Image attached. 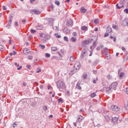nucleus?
<instances>
[{"mask_svg":"<svg viewBox=\"0 0 128 128\" xmlns=\"http://www.w3.org/2000/svg\"><path fill=\"white\" fill-rule=\"evenodd\" d=\"M116 86H118V83L116 82H114L111 84V85L108 88H104V90H106V92L110 93L112 90H116Z\"/></svg>","mask_w":128,"mask_h":128,"instance_id":"1","label":"nucleus"},{"mask_svg":"<svg viewBox=\"0 0 128 128\" xmlns=\"http://www.w3.org/2000/svg\"><path fill=\"white\" fill-rule=\"evenodd\" d=\"M57 88H59L60 92H62L64 90H65L66 87V84L62 80H59L56 83Z\"/></svg>","mask_w":128,"mask_h":128,"instance_id":"2","label":"nucleus"},{"mask_svg":"<svg viewBox=\"0 0 128 128\" xmlns=\"http://www.w3.org/2000/svg\"><path fill=\"white\" fill-rule=\"evenodd\" d=\"M80 62H76L74 64V68L71 71V72L72 74H76V72H78L80 70Z\"/></svg>","mask_w":128,"mask_h":128,"instance_id":"3","label":"nucleus"},{"mask_svg":"<svg viewBox=\"0 0 128 128\" xmlns=\"http://www.w3.org/2000/svg\"><path fill=\"white\" fill-rule=\"evenodd\" d=\"M88 55V52H86V48H84L82 50L80 58L81 60H82V58H86V56Z\"/></svg>","mask_w":128,"mask_h":128,"instance_id":"4","label":"nucleus"},{"mask_svg":"<svg viewBox=\"0 0 128 128\" xmlns=\"http://www.w3.org/2000/svg\"><path fill=\"white\" fill-rule=\"evenodd\" d=\"M120 24L122 26H128V18H125L123 20L120 22Z\"/></svg>","mask_w":128,"mask_h":128,"instance_id":"5","label":"nucleus"},{"mask_svg":"<svg viewBox=\"0 0 128 128\" xmlns=\"http://www.w3.org/2000/svg\"><path fill=\"white\" fill-rule=\"evenodd\" d=\"M30 12L32 14H40V11L34 9L31 10Z\"/></svg>","mask_w":128,"mask_h":128,"instance_id":"6","label":"nucleus"},{"mask_svg":"<svg viewBox=\"0 0 128 128\" xmlns=\"http://www.w3.org/2000/svg\"><path fill=\"white\" fill-rule=\"evenodd\" d=\"M111 110L114 112H120V108L116 106L112 105L111 106Z\"/></svg>","mask_w":128,"mask_h":128,"instance_id":"7","label":"nucleus"},{"mask_svg":"<svg viewBox=\"0 0 128 128\" xmlns=\"http://www.w3.org/2000/svg\"><path fill=\"white\" fill-rule=\"evenodd\" d=\"M82 120H84V117L82 116H79L77 118V120H76V122H81Z\"/></svg>","mask_w":128,"mask_h":128,"instance_id":"8","label":"nucleus"},{"mask_svg":"<svg viewBox=\"0 0 128 128\" xmlns=\"http://www.w3.org/2000/svg\"><path fill=\"white\" fill-rule=\"evenodd\" d=\"M118 119L116 117L112 118V123L114 124H118Z\"/></svg>","mask_w":128,"mask_h":128,"instance_id":"9","label":"nucleus"},{"mask_svg":"<svg viewBox=\"0 0 128 128\" xmlns=\"http://www.w3.org/2000/svg\"><path fill=\"white\" fill-rule=\"evenodd\" d=\"M80 12L82 14H86V9L84 8V7L80 8Z\"/></svg>","mask_w":128,"mask_h":128,"instance_id":"10","label":"nucleus"},{"mask_svg":"<svg viewBox=\"0 0 128 128\" xmlns=\"http://www.w3.org/2000/svg\"><path fill=\"white\" fill-rule=\"evenodd\" d=\"M72 20H69L67 22V25L68 26H72Z\"/></svg>","mask_w":128,"mask_h":128,"instance_id":"11","label":"nucleus"},{"mask_svg":"<svg viewBox=\"0 0 128 128\" xmlns=\"http://www.w3.org/2000/svg\"><path fill=\"white\" fill-rule=\"evenodd\" d=\"M44 26H42V25H38V26H36V28L39 30H42Z\"/></svg>","mask_w":128,"mask_h":128,"instance_id":"12","label":"nucleus"},{"mask_svg":"<svg viewBox=\"0 0 128 128\" xmlns=\"http://www.w3.org/2000/svg\"><path fill=\"white\" fill-rule=\"evenodd\" d=\"M80 83H77L76 88H78V90H82V87L80 86Z\"/></svg>","mask_w":128,"mask_h":128,"instance_id":"13","label":"nucleus"},{"mask_svg":"<svg viewBox=\"0 0 128 128\" xmlns=\"http://www.w3.org/2000/svg\"><path fill=\"white\" fill-rule=\"evenodd\" d=\"M64 34H70V30L68 29V28H64Z\"/></svg>","mask_w":128,"mask_h":128,"instance_id":"14","label":"nucleus"},{"mask_svg":"<svg viewBox=\"0 0 128 128\" xmlns=\"http://www.w3.org/2000/svg\"><path fill=\"white\" fill-rule=\"evenodd\" d=\"M106 32L109 33L112 32V28L110 26L107 27Z\"/></svg>","mask_w":128,"mask_h":128,"instance_id":"15","label":"nucleus"},{"mask_svg":"<svg viewBox=\"0 0 128 128\" xmlns=\"http://www.w3.org/2000/svg\"><path fill=\"white\" fill-rule=\"evenodd\" d=\"M50 35H46L44 36V39L45 40H50Z\"/></svg>","mask_w":128,"mask_h":128,"instance_id":"16","label":"nucleus"},{"mask_svg":"<svg viewBox=\"0 0 128 128\" xmlns=\"http://www.w3.org/2000/svg\"><path fill=\"white\" fill-rule=\"evenodd\" d=\"M105 120L106 122H109V120H110V116H104Z\"/></svg>","mask_w":128,"mask_h":128,"instance_id":"17","label":"nucleus"},{"mask_svg":"<svg viewBox=\"0 0 128 128\" xmlns=\"http://www.w3.org/2000/svg\"><path fill=\"white\" fill-rule=\"evenodd\" d=\"M116 6L118 10H120V8H124V5L118 6V4H116Z\"/></svg>","mask_w":128,"mask_h":128,"instance_id":"18","label":"nucleus"},{"mask_svg":"<svg viewBox=\"0 0 128 128\" xmlns=\"http://www.w3.org/2000/svg\"><path fill=\"white\" fill-rule=\"evenodd\" d=\"M96 96V92H93L90 94V96L92 98H94Z\"/></svg>","mask_w":128,"mask_h":128,"instance_id":"19","label":"nucleus"},{"mask_svg":"<svg viewBox=\"0 0 128 128\" xmlns=\"http://www.w3.org/2000/svg\"><path fill=\"white\" fill-rule=\"evenodd\" d=\"M81 29L82 30H87L88 27L86 26H82Z\"/></svg>","mask_w":128,"mask_h":128,"instance_id":"20","label":"nucleus"},{"mask_svg":"<svg viewBox=\"0 0 128 128\" xmlns=\"http://www.w3.org/2000/svg\"><path fill=\"white\" fill-rule=\"evenodd\" d=\"M71 42H76V38L74 37H72L70 39Z\"/></svg>","mask_w":128,"mask_h":128,"instance_id":"21","label":"nucleus"},{"mask_svg":"<svg viewBox=\"0 0 128 128\" xmlns=\"http://www.w3.org/2000/svg\"><path fill=\"white\" fill-rule=\"evenodd\" d=\"M51 50L52 52H56L58 48L56 47H52Z\"/></svg>","mask_w":128,"mask_h":128,"instance_id":"22","label":"nucleus"},{"mask_svg":"<svg viewBox=\"0 0 128 128\" xmlns=\"http://www.w3.org/2000/svg\"><path fill=\"white\" fill-rule=\"evenodd\" d=\"M58 104H62V102H64V101L62 100V98H60L58 100Z\"/></svg>","mask_w":128,"mask_h":128,"instance_id":"23","label":"nucleus"},{"mask_svg":"<svg viewBox=\"0 0 128 128\" xmlns=\"http://www.w3.org/2000/svg\"><path fill=\"white\" fill-rule=\"evenodd\" d=\"M82 44L84 46H88V41H84L82 42Z\"/></svg>","mask_w":128,"mask_h":128,"instance_id":"24","label":"nucleus"},{"mask_svg":"<svg viewBox=\"0 0 128 128\" xmlns=\"http://www.w3.org/2000/svg\"><path fill=\"white\" fill-rule=\"evenodd\" d=\"M94 23L95 24H98L100 23V22H98V20L95 19L94 20Z\"/></svg>","mask_w":128,"mask_h":128,"instance_id":"25","label":"nucleus"},{"mask_svg":"<svg viewBox=\"0 0 128 128\" xmlns=\"http://www.w3.org/2000/svg\"><path fill=\"white\" fill-rule=\"evenodd\" d=\"M39 46H40V48H42V50H44V49L46 48V46H45L44 45H42V44H40L39 45Z\"/></svg>","mask_w":128,"mask_h":128,"instance_id":"26","label":"nucleus"},{"mask_svg":"<svg viewBox=\"0 0 128 128\" xmlns=\"http://www.w3.org/2000/svg\"><path fill=\"white\" fill-rule=\"evenodd\" d=\"M42 108H43V110H44V112H46V110H48V106H43Z\"/></svg>","mask_w":128,"mask_h":128,"instance_id":"27","label":"nucleus"},{"mask_svg":"<svg viewBox=\"0 0 128 128\" xmlns=\"http://www.w3.org/2000/svg\"><path fill=\"white\" fill-rule=\"evenodd\" d=\"M125 110H128V102H126L124 104Z\"/></svg>","mask_w":128,"mask_h":128,"instance_id":"28","label":"nucleus"},{"mask_svg":"<svg viewBox=\"0 0 128 128\" xmlns=\"http://www.w3.org/2000/svg\"><path fill=\"white\" fill-rule=\"evenodd\" d=\"M54 35L57 38H60V35H59L58 34H55Z\"/></svg>","mask_w":128,"mask_h":128,"instance_id":"29","label":"nucleus"},{"mask_svg":"<svg viewBox=\"0 0 128 128\" xmlns=\"http://www.w3.org/2000/svg\"><path fill=\"white\" fill-rule=\"evenodd\" d=\"M54 4H56V6H60V2L58 0H55Z\"/></svg>","mask_w":128,"mask_h":128,"instance_id":"30","label":"nucleus"},{"mask_svg":"<svg viewBox=\"0 0 128 128\" xmlns=\"http://www.w3.org/2000/svg\"><path fill=\"white\" fill-rule=\"evenodd\" d=\"M24 52H26V54H29L30 53V52H28V48H24Z\"/></svg>","mask_w":128,"mask_h":128,"instance_id":"31","label":"nucleus"},{"mask_svg":"<svg viewBox=\"0 0 128 128\" xmlns=\"http://www.w3.org/2000/svg\"><path fill=\"white\" fill-rule=\"evenodd\" d=\"M70 62H74V58L73 56H70Z\"/></svg>","mask_w":128,"mask_h":128,"instance_id":"32","label":"nucleus"},{"mask_svg":"<svg viewBox=\"0 0 128 128\" xmlns=\"http://www.w3.org/2000/svg\"><path fill=\"white\" fill-rule=\"evenodd\" d=\"M46 56V58H50V54H48V53H46L45 54Z\"/></svg>","mask_w":128,"mask_h":128,"instance_id":"33","label":"nucleus"},{"mask_svg":"<svg viewBox=\"0 0 128 128\" xmlns=\"http://www.w3.org/2000/svg\"><path fill=\"white\" fill-rule=\"evenodd\" d=\"M104 52L106 54H108V49L106 48H104Z\"/></svg>","mask_w":128,"mask_h":128,"instance_id":"34","label":"nucleus"},{"mask_svg":"<svg viewBox=\"0 0 128 128\" xmlns=\"http://www.w3.org/2000/svg\"><path fill=\"white\" fill-rule=\"evenodd\" d=\"M122 76H124V73L122 72L120 74V78H122Z\"/></svg>","mask_w":128,"mask_h":128,"instance_id":"35","label":"nucleus"},{"mask_svg":"<svg viewBox=\"0 0 128 128\" xmlns=\"http://www.w3.org/2000/svg\"><path fill=\"white\" fill-rule=\"evenodd\" d=\"M82 77H83V78H84V80H86V78H88V74H84Z\"/></svg>","mask_w":128,"mask_h":128,"instance_id":"36","label":"nucleus"},{"mask_svg":"<svg viewBox=\"0 0 128 128\" xmlns=\"http://www.w3.org/2000/svg\"><path fill=\"white\" fill-rule=\"evenodd\" d=\"M30 32L31 34H36V30H34L33 29H31Z\"/></svg>","mask_w":128,"mask_h":128,"instance_id":"37","label":"nucleus"},{"mask_svg":"<svg viewBox=\"0 0 128 128\" xmlns=\"http://www.w3.org/2000/svg\"><path fill=\"white\" fill-rule=\"evenodd\" d=\"M112 28H114V30H118V28L116 25L113 24Z\"/></svg>","mask_w":128,"mask_h":128,"instance_id":"38","label":"nucleus"},{"mask_svg":"<svg viewBox=\"0 0 128 128\" xmlns=\"http://www.w3.org/2000/svg\"><path fill=\"white\" fill-rule=\"evenodd\" d=\"M110 38L111 40H113L114 42H116V37H114V36H110Z\"/></svg>","mask_w":128,"mask_h":128,"instance_id":"39","label":"nucleus"},{"mask_svg":"<svg viewBox=\"0 0 128 128\" xmlns=\"http://www.w3.org/2000/svg\"><path fill=\"white\" fill-rule=\"evenodd\" d=\"M28 60H32L34 57L32 56H28Z\"/></svg>","mask_w":128,"mask_h":128,"instance_id":"40","label":"nucleus"},{"mask_svg":"<svg viewBox=\"0 0 128 128\" xmlns=\"http://www.w3.org/2000/svg\"><path fill=\"white\" fill-rule=\"evenodd\" d=\"M126 60H128V53H127L125 56Z\"/></svg>","mask_w":128,"mask_h":128,"instance_id":"41","label":"nucleus"},{"mask_svg":"<svg viewBox=\"0 0 128 128\" xmlns=\"http://www.w3.org/2000/svg\"><path fill=\"white\" fill-rule=\"evenodd\" d=\"M64 40H65V42H68V38L66 36L64 37Z\"/></svg>","mask_w":128,"mask_h":128,"instance_id":"42","label":"nucleus"},{"mask_svg":"<svg viewBox=\"0 0 128 128\" xmlns=\"http://www.w3.org/2000/svg\"><path fill=\"white\" fill-rule=\"evenodd\" d=\"M124 12H125L126 14H128V8H126V9H124Z\"/></svg>","mask_w":128,"mask_h":128,"instance_id":"43","label":"nucleus"},{"mask_svg":"<svg viewBox=\"0 0 128 128\" xmlns=\"http://www.w3.org/2000/svg\"><path fill=\"white\" fill-rule=\"evenodd\" d=\"M36 103L34 102H33L32 103V106H36Z\"/></svg>","mask_w":128,"mask_h":128,"instance_id":"44","label":"nucleus"},{"mask_svg":"<svg viewBox=\"0 0 128 128\" xmlns=\"http://www.w3.org/2000/svg\"><path fill=\"white\" fill-rule=\"evenodd\" d=\"M4 50V47L0 45V50Z\"/></svg>","mask_w":128,"mask_h":128,"instance_id":"45","label":"nucleus"},{"mask_svg":"<svg viewBox=\"0 0 128 128\" xmlns=\"http://www.w3.org/2000/svg\"><path fill=\"white\" fill-rule=\"evenodd\" d=\"M96 50H98V51L100 50V46H98V47L96 48Z\"/></svg>","mask_w":128,"mask_h":128,"instance_id":"46","label":"nucleus"},{"mask_svg":"<svg viewBox=\"0 0 128 128\" xmlns=\"http://www.w3.org/2000/svg\"><path fill=\"white\" fill-rule=\"evenodd\" d=\"M77 34H77L76 32H74L72 33V35H73L74 36H76Z\"/></svg>","mask_w":128,"mask_h":128,"instance_id":"47","label":"nucleus"},{"mask_svg":"<svg viewBox=\"0 0 128 128\" xmlns=\"http://www.w3.org/2000/svg\"><path fill=\"white\" fill-rule=\"evenodd\" d=\"M40 38H44V34L40 33Z\"/></svg>","mask_w":128,"mask_h":128,"instance_id":"48","label":"nucleus"},{"mask_svg":"<svg viewBox=\"0 0 128 128\" xmlns=\"http://www.w3.org/2000/svg\"><path fill=\"white\" fill-rule=\"evenodd\" d=\"M122 50H123V52H126V50L124 47H122Z\"/></svg>","mask_w":128,"mask_h":128,"instance_id":"49","label":"nucleus"},{"mask_svg":"<svg viewBox=\"0 0 128 128\" xmlns=\"http://www.w3.org/2000/svg\"><path fill=\"white\" fill-rule=\"evenodd\" d=\"M70 92H69V91H68V92H66V95L70 96Z\"/></svg>","mask_w":128,"mask_h":128,"instance_id":"50","label":"nucleus"},{"mask_svg":"<svg viewBox=\"0 0 128 128\" xmlns=\"http://www.w3.org/2000/svg\"><path fill=\"white\" fill-rule=\"evenodd\" d=\"M104 36L105 38H106V36H108V33H106V34H104Z\"/></svg>","mask_w":128,"mask_h":128,"instance_id":"51","label":"nucleus"},{"mask_svg":"<svg viewBox=\"0 0 128 128\" xmlns=\"http://www.w3.org/2000/svg\"><path fill=\"white\" fill-rule=\"evenodd\" d=\"M12 40H10L8 44H12Z\"/></svg>","mask_w":128,"mask_h":128,"instance_id":"52","label":"nucleus"},{"mask_svg":"<svg viewBox=\"0 0 128 128\" xmlns=\"http://www.w3.org/2000/svg\"><path fill=\"white\" fill-rule=\"evenodd\" d=\"M2 10H6V8L5 6H2Z\"/></svg>","mask_w":128,"mask_h":128,"instance_id":"53","label":"nucleus"},{"mask_svg":"<svg viewBox=\"0 0 128 128\" xmlns=\"http://www.w3.org/2000/svg\"><path fill=\"white\" fill-rule=\"evenodd\" d=\"M55 30H57V32H58V28L57 27V26H55Z\"/></svg>","mask_w":128,"mask_h":128,"instance_id":"54","label":"nucleus"},{"mask_svg":"<svg viewBox=\"0 0 128 128\" xmlns=\"http://www.w3.org/2000/svg\"><path fill=\"white\" fill-rule=\"evenodd\" d=\"M48 90H50V88H52V86H50V85H48Z\"/></svg>","mask_w":128,"mask_h":128,"instance_id":"55","label":"nucleus"},{"mask_svg":"<svg viewBox=\"0 0 128 128\" xmlns=\"http://www.w3.org/2000/svg\"><path fill=\"white\" fill-rule=\"evenodd\" d=\"M48 98H49V100H50V102H52V98H50V97H48Z\"/></svg>","mask_w":128,"mask_h":128,"instance_id":"56","label":"nucleus"},{"mask_svg":"<svg viewBox=\"0 0 128 128\" xmlns=\"http://www.w3.org/2000/svg\"><path fill=\"white\" fill-rule=\"evenodd\" d=\"M42 72V70L40 69H39L38 70L36 71L37 74H38V72Z\"/></svg>","mask_w":128,"mask_h":128,"instance_id":"57","label":"nucleus"},{"mask_svg":"<svg viewBox=\"0 0 128 128\" xmlns=\"http://www.w3.org/2000/svg\"><path fill=\"white\" fill-rule=\"evenodd\" d=\"M22 66H20L19 68H18V70H22Z\"/></svg>","mask_w":128,"mask_h":128,"instance_id":"58","label":"nucleus"},{"mask_svg":"<svg viewBox=\"0 0 128 128\" xmlns=\"http://www.w3.org/2000/svg\"><path fill=\"white\" fill-rule=\"evenodd\" d=\"M14 26H18V22H16L15 23H14Z\"/></svg>","mask_w":128,"mask_h":128,"instance_id":"59","label":"nucleus"},{"mask_svg":"<svg viewBox=\"0 0 128 128\" xmlns=\"http://www.w3.org/2000/svg\"><path fill=\"white\" fill-rule=\"evenodd\" d=\"M16 123H14V124H12V126H13V128H16Z\"/></svg>","mask_w":128,"mask_h":128,"instance_id":"60","label":"nucleus"},{"mask_svg":"<svg viewBox=\"0 0 128 128\" xmlns=\"http://www.w3.org/2000/svg\"><path fill=\"white\" fill-rule=\"evenodd\" d=\"M12 20H10L8 22V24H12Z\"/></svg>","mask_w":128,"mask_h":128,"instance_id":"61","label":"nucleus"},{"mask_svg":"<svg viewBox=\"0 0 128 128\" xmlns=\"http://www.w3.org/2000/svg\"><path fill=\"white\" fill-rule=\"evenodd\" d=\"M15 66H20V64H18V63L15 62L14 63Z\"/></svg>","mask_w":128,"mask_h":128,"instance_id":"62","label":"nucleus"},{"mask_svg":"<svg viewBox=\"0 0 128 128\" xmlns=\"http://www.w3.org/2000/svg\"><path fill=\"white\" fill-rule=\"evenodd\" d=\"M26 68H30V65H27V66H26Z\"/></svg>","mask_w":128,"mask_h":128,"instance_id":"63","label":"nucleus"},{"mask_svg":"<svg viewBox=\"0 0 128 128\" xmlns=\"http://www.w3.org/2000/svg\"><path fill=\"white\" fill-rule=\"evenodd\" d=\"M73 124H74V126L76 127V122H74Z\"/></svg>","mask_w":128,"mask_h":128,"instance_id":"64","label":"nucleus"}]
</instances>
